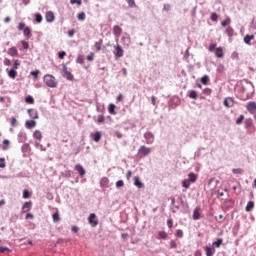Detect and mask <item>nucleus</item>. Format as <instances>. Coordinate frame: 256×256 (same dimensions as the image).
<instances>
[{"label": "nucleus", "mask_w": 256, "mask_h": 256, "mask_svg": "<svg viewBox=\"0 0 256 256\" xmlns=\"http://www.w3.org/2000/svg\"><path fill=\"white\" fill-rule=\"evenodd\" d=\"M87 15L85 14V12H81L77 15V19L78 21H85Z\"/></svg>", "instance_id": "35"}, {"label": "nucleus", "mask_w": 256, "mask_h": 256, "mask_svg": "<svg viewBox=\"0 0 256 256\" xmlns=\"http://www.w3.org/2000/svg\"><path fill=\"white\" fill-rule=\"evenodd\" d=\"M23 49H29V42L23 40L22 42Z\"/></svg>", "instance_id": "60"}, {"label": "nucleus", "mask_w": 256, "mask_h": 256, "mask_svg": "<svg viewBox=\"0 0 256 256\" xmlns=\"http://www.w3.org/2000/svg\"><path fill=\"white\" fill-rule=\"evenodd\" d=\"M11 253V249H9L8 247L2 246L0 247V253Z\"/></svg>", "instance_id": "51"}, {"label": "nucleus", "mask_w": 256, "mask_h": 256, "mask_svg": "<svg viewBox=\"0 0 256 256\" xmlns=\"http://www.w3.org/2000/svg\"><path fill=\"white\" fill-rule=\"evenodd\" d=\"M77 63H79L80 65H83L85 63V58L83 57V55H78L77 57Z\"/></svg>", "instance_id": "44"}, {"label": "nucleus", "mask_w": 256, "mask_h": 256, "mask_svg": "<svg viewBox=\"0 0 256 256\" xmlns=\"http://www.w3.org/2000/svg\"><path fill=\"white\" fill-rule=\"evenodd\" d=\"M203 93H204V95H211V93H212L211 88H205L203 90Z\"/></svg>", "instance_id": "61"}, {"label": "nucleus", "mask_w": 256, "mask_h": 256, "mask_svg": "<svg viewBox=\"0 0 256 256\" xmlns=\"http://www.w3.org/2000/svg\"><path fill=\"white\" fill-rule=\"evenodd\" d=\"M243 119H245V116L242 114L237 118L236 125H241V123H243Z\"/></svg>", "instance_id": "48"}, {"label": "nucleus", "mask_w": 256, "mask_h": 256, "mask_svg": "<svg viewBox=\"0 0 256 256\" xmlns=\"http://www.w3.org/2000/svg\"><path fill=\"white\" fill-rule=\"evenodd\" d=\"M121 43L125 47H129V45H131V36L128 33H124L121 38Z\"/></svg>", "instance_id": "5"}, {"label": "nucleus", "mask_w": 256, "mask_h": 256, "mask_svg": "<svg viewBox=\"0 0 256 256\" xmlns=\"http://www.w3.org/2000/svg\"><path fill=\"white\" fill-rule=\"evenodd\" d=\"M22 151H29V144H24L22 146Z\"/></svg>", "instance_id": "64"}, {"label": "nucleus", "mask_w": 256, "mask_h": 256, "mask_svg": "<svg viewBox=\"0 0 256 256\" xmlns=\"http://www.w3.org/2000/svg\"><path fill=\"white\" fill-rule=\"evenodd\" d=\"M65 55H67V53H66L65 51H60V52L58 53L59 59H65Z\"/></svg>", "instance_id": "55"}, {"label": "nucleus", "mask_w": 256, "mask_h": 256, "mask_svg": "<svg viewBox=\"0 0 256 256\" xmlns=\"http://www.w3.org/2000/svg\"><path fill=\"white\" fill-rule=\"evenodd\" d=\"M200 211V209H199V207H196L195 209H194V211H193V219H194V221H199V219H200V217H201V213L199 212Z\"/></svg>", "instance_id": "17"}, {"label": "nucleus", "mask_w": 256, "mask_h": 256, "mask_svg": "<svg viewBox=\"0 0 256 256\" xmlns=\"http://www.w3.org/2000/svg\"><path fill=\"white\" fill-rule=\"evenodd\" d=\"M247 111L249 112V113H253L254 111H256V103L255 102H249L248 104H247Z\"/></svg>", "instance_id": "18"}, {"label": "nucleus", "mask_w": 256, "mask_h": 256, "mask_svg": "<svg viewBox=\"0 0 256 256\" xmlns=\"http://www.w3.org/2000/svg\"><path fill=\"white\" fill-rule=\"evenodd\" d=\"M95 48L97 49V51H101V42H95Z\"/></svg>", "instance_id": "63"}, {"label": "nucleus", "mask_w": 256, "mask_h": 256, "mask_svg": "<svg viewBox=\"0 0 256 256\" xmlns=\"http://www.w3.org/2000/svg\"><path fill=\"white\" fill-rule=\"evenodd\" d=\"M188 97H189L190 99H197V91H195V90H190V91L188 92Z\"/></svg>", "instance_id": "31"}, {"label": "nucleus", "mask_w": 256, "mask_h": 256, "mask_svg": "<svg viewBox=\"0 0 256 256\" xmlns=\"http://www.w3.org/2000/svg\"><path fill=\"white\" fill-rule=\"evenodd\" d=\"M134 186L138 187V189H143V187H145L143 182H141V178L139 176L134 177Z\"/></svg>", "instance_id": "12"}, {"label": "nucleus", "mask_w": 256, "mask_h": 256, "mask_svg": "<svg viewBox=\"0 0 256 256\" xmlns=\"http://www.w3.org/2000/svg\"><path fill=\"white\" fill-rule=\"evenodd\" d=\"M33 137H34V139H38L39 141H41V139H43V134L41 133V131L36 130L33 133Z\"/></svg>", "instance_id": "28"}, {"label": "nucleus", "mask_w": 256, "mask_h": 256, "mask_svg": "<svg viewBox=\"0 0 256 256\" xmlns=\"http://www.w3.org/2000/svg\"><path fill=\"white\" fill-rule=\"evenodd\" d=\"M114 48L116 50V52L114 53L116 59H121V57H123V53H124L123 48H121V45H119V44H116L114 46Z\"/></svg>", "instance_id": "8"}, {"label": "nucleus", "mask_w": 256, "mask_h": 256, "mask_svg": "<svg viewBox=\"0 0 256 256\" xmlns=\"http://www.w3.org/2000/svg\"><path fill=\"white\" fill-rule=\"evenodd\" d=\"M70 4L71 5H78L79 7H81V5H83V2L81 0H70Z\"/></svg>", "instance_id": "47"}, {"label": "nucleus", "mask_w": 256, "mask_h": 256, "mask_svg": "<svg viewBox=\"0 0 256 256\" xmlns=\"http://www.w3.org/2000/svg\"><path fill=\"white\" fill-rule=\"evenodd\" d=\"M158 235L160 239H167V232L165 231H160Z\"/></svg>", "instance_id": "50"}, {"label": "nucleus", "mask_w": 256, "mask_h": 256, "mask_svg": "<svg viewBox=\"0 0 256 256\" xmlns=\"http://www.w3.org/2000/svg\"><path fill=\"white\" fill-rule=\"evenodd\" d=\"M75 170L78 171L80 177H85L86 171H85V168H83V166L81 164H77L75 166Z\"/></svg>", "instance_id": "14"}, {"label": "nucleus", "mask_w": 256, "mask_h": 256, "mask_svg": "<svg viewBox=\"0 0 256 256\" xmlns=\"http://www.w3.org/2000/svg\"><path fill=\"white\" fill-rule=\"evenodd\" d=\"M43 81L47 87H50V89H55V87H57V79L51 74L44 75Z\"/></svg>", "instance_id": "1"}, {"label": "nucleus", "mask_w": 256, "mask_h": 256, "mask_svg": "<svg viewBox=\"0 0 256 256\" xmlns=\"http://www.w3.org/2000/svg\"><path fill=\"white\" fill-rule=\"evenodd\" d=\"M221 243H223V239L218 238L215 242L212 243V247L219 248L221 247Z\"/></svg>", "instance_id": "33"}, {"label": "nucleus", "mask_w": 256, "mask_h": 256, "mask_svg": "<svg viewBox=\"0 0 256 256\" xmlns=\"http://www.w3.org/2000/svg\"><path fill=\"white\" fill-rule=\"evenodd\" d=\"M45 19L47 23H53V21H55V14L53 11H48L45 15Z\"/></svg>", "instance_id": "10"}, {"label": "nucleus", "mask_w": 256, "mask_h": 256, "mask_svg": "<svg viewBox=\"0 0 256 256\" xmlns=\"http://www.w3.org/2000/svg\"><path fill=\"white\" fill-rule=\"evenodd\" d=\"M252 39H255V35H246L243 41L246 43V45H251Z\"/></svg>", "instance_id": "24"}, {"label": "nucleus", "mask_w": 256, "mask_h": 256, "mask_svg": "<svg viewBox=\"0 0 256 256\" xmlns=\"http://www.w3.org/2000/svg\"><path fill=\"white\" fill-rule=\"evenodd\" d=\"M23 35L24 37H27L29 39V37H31V28H29L28 26H26L23 29Z\"/></svg>", "instance_id": "27"}, {"label": "nucleus", "mask_w": 256, "mask_h": 256, "mask_svg": "<svg viewBox=\"0 0 256 256\" xmlns=\"http://www.w3.org/2000/svg\"><path fill=\"white\" fill-rule=\"evenodd\" d=\"M188 180H190V182H192V183H196L197 182V174H195L194 172H190L188 174Z\"/></svg>", "instance_id": "25"}, {"label": "nucleus", "mask_w": 256, "mask_h": 256, "mask_svg": "<svg viewBox=\"0 0 256 256\" xmlns=\"http://www.w3.org/2000/svg\"><path fill=\"white\" fill-rule=\"evenodd\" d=\"M225 72V65L219 64L217 66V73H224Z\"/></svg>", "instance_id": "41"}, {"label": "nucleus", "mask_w": 256, "mask_h": 256, "mask_svg": "<svg viewBox=\"0 0 256 256\" xmlns=\"http://www.w3.org/2000/svg\"><path fill=\"white\" fill-rule=\"evenodd\" d=\"M205 251H206V256H213V255H215V248H213L211 246H206L205 247Z\"/></svg>", "instance_id": "19"}, {"label": "nucleus", "mask_w": 256, "mask_h": 256, "mask_svg": "<svg viewBox=\"0 0 256 256\" xmlns=\"http://www.w3.org/2000/svg\"><path fill=\"white\" fill-rule=\"evenodd\" d=\"M232 173H234V175H243V169L242 168H234L232 170Z\"/></svg>", "instance_id": "37"}, {"label": "nucleus", "mask_w": 256, "mask_h": 256, "mask_svg": "<svg viewBox=\"0 0 256 256\" xmlns=\"http://www.w3.org/2000/svg\"><path fill=\"white\" fill-rule=\"evenodd\" d=\"M63 77H65V79H67L68 81H73L74 77L73 74L67 69V65L63 64Z\"/></svg>", "instance_id": "3"}, {"label": "nucleus", "mask_w": 256, "mask_h": 256, "mask_svg": "<svg viewBox=\"0 0 256 256\" xmlns=\"http://www.w3.org/2000/svg\"><path fill=\"white\" fill-rule=\"evenodd\" d=\"M138 153H140V155H143V157H147V155L151 153V148L146 146H140L138 149Z\"/></svg>", "instance_id": "7"}, {"label": "nucleus", "mask_w": 256, "mask_h": 256, "mask_svg": "<svg viewBox=\"0 0 256 256\" xmlns=\"http://www.w3.org/2000/svg\"><path fill=\"white\" fill-rule=\"evenodd\" d=\"M191 184H192V182L189 178H186L182 181V187L184 189H189V187H191Z\"/></svg>", "instance_id": "21"}, {"label": "nucleus", "mask_w": 256, "mask_h": 256, "mask_svg": "<svg viewBox=\"0 0 256 256\" xmlns=\"http://www.w3.org/2000/svg\"><path fill=\"white\" fill-rule=\"evenodd\" d=\"M223 105H224V107H227L229 109V108L233 107V105H235V101L233 100L232 97H227L224 99Z\"/></svg>", "instance_id": "9"}, {"label": "nucleus", "mask_w": 256, "mask_h": 256, "mask_svg": "<svg viewBox=\"0 0 256 256\" xmlns=\"http://www.w3.org/2000/svg\"><path fill=\"white\" fill-rule=\"evenodd\" d=\"M27 26H25V23H23V22H20L19 24H18V31H23L25 28H26Z\"/></svg>", "instance_id": "52"}, {"label": "nucleus", "mask_w": 256, "mask_h": 256, "mask_svg": "<svg viewBox=\"0 0 256 256\" xmlns=\"http://www.w3.org/2000/svg\"><path fill=\"white\" fill-rule=\"evenodd\" d=\"M90 137L95 141V143H99L101 141V132L97 131L95 133L90 134Z\"/></svg>", "instance_id": "15"}, {"label": "nucleus", "mask_w": 256, "mask_h": 256, "mask_svg": "<svg viewBox=\"0 0 256 256\" xmlns=\"http://www.w3.org/2000/svg\"><path fill=\"white\" fill-rule=\"evenodd\" d=\"M231 23V18H226L224 21L221 22L222 27H227Z\"/></svg>", "instance_id": "43"}, {"label": "nucleus", "mask_w": 256, "mask_h": 256, "mask_svg": "<svg viewBox=\"0 0 256 256\" xmlns=\"http://www.w3.org/2000/svg\"><path fill=\"white\" fill-rule=\"evenodd\" d=\"M128 7H136L135 0H127Z\"/></svg>", "instance_id": "56"}, {"label": "nucleus", "mask_w": 256, "mask_h": 256, "mask_svg": "<svg viewBox=\"0 0 256 256\" xmlns=\"http://www.w3.org/2000/svg\"><path fill=\"white\" fill-rule=\"evenodd\" d=\"M25 101L29 103V105H33V103H35V99L31 95L26 96Z\"/></svg>", "instance_id": "34"}, {"label": "nucleus", "mask_w": 256, "mask_h": 256, "mask_svg": "<svg viewBox=\"0 0 256 256\" xmlns=\"http://www.w3.org/2000/svg\"><path fill=\"white\" fill-rule=\"evenodd\" d=\"M123 33V29L120 26L115 25L113 27V34L115 36V41H119V37H121V34Z\"/></svg>", "instance_id": "6"}, {"label": "nucleus", "mask_w": 256, "mask_h": 256, "mask_svg": "<svg viewBox=\"0 0 256 256\" xmlns=\"http://www.w3.org/2000/svg\"><path fill=\"white\" fill-rule=\"evenodd\" d=\"M208 186L210 187V189H215V187H217V180H215L214 178H211L208 182Z\"/></svg>", "instance_id": "26"}, {"label": "nucleus", "mask_w": 256, "mask_h": 256, "mask_svg": "<svg viewBox=\"0 0 256 256\" xmlns=\"http://www.w3.org/2000/svg\"><path fill=\"white\" fill-rule=\"evenodd\" d=\"M201 83L203 85H207L209 83V76L207 75H204L202 78H201Z\"/></svg>", "instance_id": "42"}, {"label": "nucleus", "mask_w": 256, "mask_h": 256, "mask_svg": "<svg viewBox=\"0 0 256 256\" xmlns=\"http://www.w3.org/2000/svg\"><path fill=\"white\" fill-rule=\"evenodd\" d=\"M175 235L176 237H179V238L183 237V230H177Z\"/></svg>", "instance_id": "62"}, {"label": "nucleus", "mask_w": 256, "mask_h": 256, "mask_svg": "<svg viewBox=\"0 0 256 256\" xmlns=\"http://www.w3.org/2000/svg\"><path fill=\"white\" fill-rule=\"evenodd\" d=\"M8 76H9V78L10 79H15V77H17V72H16V70L15 69H10L9 71H8Z\"/></svg>", "instance_id": "29"}, {"label": "nucleus", "mask_w": 256, "mask_h": 256, "mask_svg": "<svg viewBox=\"0 0 256 256\" xmlns=\"http://www.w3.org/2000/svg\"><path fill=\"white\" fill-rule=\"evenodd\" d=\"M52 217H53L54 223H57L58 221H61V217L59 216V212L54 213Z\"/></svg>", "instance_id": "40"}, {"label": "nucleus", "mask_w": 256, "mask_h": 256, "mask_svg": "<svg viewBox=\"0 0 256 256\" xmlns=\"http://www.w3.org/2000/svg\"><path fill=\"white\" fill-rule=\"evenodd\" d=\"M8 55L10 57H17L19 55V51L17 50L16 47H11L8 49Z\"/></svg>", "instance_id": "16"}, {"label": "nucleus", "mask_w": 256, "mask_h": 256, "mask_svg": "<svg viewBox=\"0 0 256 256\" xmlns=\"http://www.w3.org/2000/svg\"><path fill=\"white\" fill-rule=\"evenodd\" d=\"M25 125L28 129H33V127H35V125H37V122L35 120H27L25 122Z\"/></svg>", "instance_id": "23"}, {"label": "nucleus", "mask_w": 256, "mask_h": 256, "mask_svg": "<svg viewBox=\"0 0 256 256\" xmlns=\"http://www.w3.org/2000/svg\"><path fill=\"white\" fill-rule=\"evenodd\" d=\"M27 113L30 117V119H39V112L35 109H28Z\"/></svg>", "instance_id": "11"}, {"label": "nucleus", "mask_w": 256, "mask_h": 256, "mask_svg": "<svg viewBox=\"0 0 256 256\" xmlns=\"http://www.w3.org/2000/svg\"><path fill=\"white\" fill-rule=\"evenodd\" d=\"M101 185H103L104 187L105 186H107L108 185V183H109V179H107V178H103L102 180H101Z\"/></svg>", "instance_id": "58"}, {"label": "nucleus", "mask_w": 256, "mask_h": 256, "mask_svg": "<svg viewBox=\"0 0 256 256\" xmlns=\"http://www.w3.org/2000/svg\"><path fill=\"white\" fill-rule=\"evenodd\" d=\"M39 70H35V71H32L30 72V75H32V77L35 79V80H38L39 79Z\"/></svg>", "instance_id": "38"}, {"label": "nucleus", "mask_w": 256, "mask_h": 256, "mask_svg": "<svg viewBox=\"0 0 256 256\" xmlns=\"http://www.w3.org/2000/svg\"><path fill=\"white\" fill-rule=\"evenodd\" d=\"M35 21L36 23H41L43 21V16L41 15V13L35 14Z\"/></svg>", "instance_id": "36"}, {"label": "nucleus", "mask_w": 256, "mask_h": 256, "mask_svg": "<svg viewBox=\"0 0 256 256\" xmlns=\"http://www.w3.org/2000/svg\"><path fill=\"white\" fill-rule=\"evenodd\" d=\"M170 249H177V243L174 240L170 242Z\"/></svg>", "instance_id": "57"}, {"label": "nucleus", "mask_w": 256, "mask_h": 256, "mask_svg": "<svg viewBox=\"0 0 256 256\" xmlns=\"http://www.w3.org/2000/svg\"><path fill=\"white\" fill-rule=\"evenodd\" d=\"M19 65H21V61H19V60H15V62H14V65H13V68L12 69H19Z\"/></svg>", "instance_id": "54"}, {"label": "nucleus", "mask_w": 256, "mask_h": 256, "mask_svg": "<svg viewBox=\"0 0 256 256\" xmlns=\"http://www.w3.org/2000/svg\"><path fill=\"white\" fill-rule=\"evenodd\" d=\"M96 123H98V124L105 123V116H103V115H98V116H97Z\"/></svg>", "instance_id": "39"}, {"label": "nucleus", "mask_w": 256, "mask_h": 256, "mask_svg": "<svg viewBox=\"0 0 256 256\" xmlns=\"http://www.w3.org/2000/svg\"><path fill=\"white\" fill-rule=\"evenodd\" d=\"M253 207H255V202L249 201L245 207V211L249 212V211H251V209H253Z\"/></svg>", "instance_id": "30"}, {"label": "nucleus", "mask_w": 256, "mask_h": 256, "mask_svg": "<svg viewBox=\"0 0 256 256\" xmlns=\"http://www.w3.org/2000/svg\"><path fill=\"white\" fill-rule=\"evenodd\" d=\"M25 141H27V133L20 131L18 133V143H25Z\"/></svg>", "instance_id": "13"}, {"label": "nucleus", "mask_w": 256, "mask_h": 256, "mask_svg": "<svg viewBox=\"0 0 256 256\" xmlns=\"http://www.w3.org/2000/svg\"><path fill=\"white\" fill-rule=\"evenodd\" d=\"M223 48L222 47H218L215 49V56L218 58V59H221L223 57Z\"/></svg>", "instance_id": "22"}, {"label": "nucleus", "mask_w": 256, "mask_h": 256, "mask_svg": "<svg viewBox=\"0 0 256 256\" xmlns=\"http://www.w3.org/2000/svg\"><path fill=\"white\" fill-rule=\"evenodd\" d=\"M211 21L217 22L219 19V15L217 13L213 12L210 16Z\"/></svg>", "instance_id": "46"}, {"label": "nucleus", "mask_w": 256, "mask_h": 256, "mask_svg": "<svg viewBox=\"0 0 256 256\" xmlns=\"http://www.w3.org/2000/svg\"><path fill=\"white\" fill-rule=\"evenodd\" d=\"M88 223L92 225V227H97V225H99V221L97 220V215L95 213H91L89 215Z\"/></svg>", "instance_id": "4"}, {"label": "nucleus", "mask_w": 256, "mask_h": 256, "mask_svg": "<svg viewBox=\"0 0 256 256\" xmlns=\"http://www.w3.org/2000/svg\"><path fill=\"white\" fill-rule=\"evenodd\" d=\"M87 61H93V59H95V53L91 52L87 57H86Z\"/></svg>", "instance_id": "53"}, {"label": "nucleus", "mask_w": 256, "mask_h": 256, "mask_svg": "<svg viewBox=\"0 0 256 256\" xmlns=\"http://www.w3.org/2000/svg\"><path fill=\"white\" fill-rule=\"evenodd\" d=\"M123 185H125V183L123 182V180H118L116 182V187L119 189V187H123Z\"/></svg>", "instance_id": "59"}, {"label": "nucleus", "mask_w": 256, "mask_h": 256, "mask_svg": "<svg viewBox=\"0 0 256 256\" xmlns=\"http://www.w3.org/2000/svg\"><path fill=\"white\" fill-rule=\"evenodd\" d=\"M226 33L229 37H233L234 30L231 28V26L226 28Z\"/></svg>", "instance_id": "45"}, {"label": "nucleus", "mask_w": 256, "mask_h": 256, "mask_svg": "<svg viewBox=\"0 0 256 256\" xmlns=\"http://www.w3.org/2000/svg\"><path fill=\"white\" fill-rule=\"evenodd\" d=\"M144 139L146 145H153V143H155V135L150 131L144 133Z\"/></svg>", "instance_id": "2"}, {"label": "nucleus", "mask_w": 256, "mask_h": 256, "mask_svg": "<svg viewBox=\"0 0 256 256\" xmlns=\"http://www.w3.org/2000/svg\"><path fill=\"white\" fill-rule=\"evenodd\" d=\"M10 125L11 127H15V125H17V118H15L14 116H12L10 118Z\"/></svg>", "instance_id": "49"}, {"label": "nucleus", "mask_w": 256, "mask_h": 256, "mask_svg": "<svg viewBox=\"0 0 256 256\" xmlns=\"http://www.w3.org/2000/svg\"><path fill=\"white\" fill-rule=\"evenodd\" d=\"M108 110L110 115H117V112L115 111V104H110Z\"/></svg>", "instance_id": "32"}, {"label": "nucleus", "mask_w": 256, "mask_h": 256, "mask_svg": "<svg viewBox=\"0 0 256 256\" xmlns=\"http://www.w3.org/2000/svg\"><path fill=\"white\" fill-rule=\"evenodd\" d=\"M31 206H32L31 202H25L22 206L23 213H27L28 211H31Z\"/></svg>", "instance_id": "20"}]
</instances>
